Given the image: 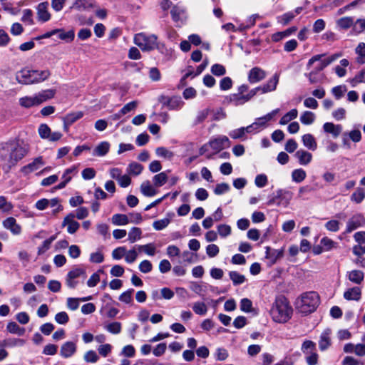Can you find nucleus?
Wrapping results in <instances>:
<instances>
[{"instance_id": "58", "label": "nucleus", "mask_w": 365, "mask_h": 365, "mask_svg": "<svg viewBox=\"0 0 365 365\" xmlns=\"http://www.w3.org/2000/svg\"><path fill=\"white\" fill-rule=\"evenodd\" d=\"M306 361L308 365H316L318 363V354L317 353L314 351L309 352V354H306Z\"/></svg>"}, {"instance_id": "25", "label": "nucleus", "mask_w": 365, "mask_h": 365, "mask_svg": "<svg viewBox=\"0 0 365 365\" xmlns=\"http://www.w3.org/2000/svg\"><path fill=\"white\" fill-rule=\"evenodd\" d=\"M323 128L325 132L331 133L335 138L338 137L342 130L341 125H334L332 123H325Z\"/></svg>"}, {"instance_id": "62", "label": "nucleus", "mask_w": 365, "mask_h": 365, "mask_svg": "<svg viewBox=\"0 0 365 365\" xmlns=\"http://www.w3.org/2000/svg\"><path fill=\"white\" fill-rule=\"evenodd\" d=\"M211 72L215 76H220L225 73L226 70L222 65L216 63L212 66Z\"/></svg>"}, {"instance_id": "32", "label": "nucleus", "mask_w": 365, "mask_h": 365, "mask_svg": "<svg viewBox=\"0 0 365 365\" xmlns=\"http://www.w3.org/2000/svg\"><path fill=\"white\" fill-rule=\"evenodd\" d=\"M112 223L115 225H125L130 222V220L126 215L124 214H115L112 217Z\"/></svg>"}, {"instance_id": "41", "label": "nucleus", "mask_w": 365, "mask_h": 365, "mask_svg": "<svg viewBox=\"0 0 365 365\" xmlns=\"http://www.w3.org/2000/svg\"><path fill=\"white\" fill-rule=\"evenodd\" d=\"M155 153L158 157L170 160L174 156V153L165 147H158L155 149Z\"/></svg>"}, {"instance_id": "27", "label": "nucleus", "mask_w": 365, "mask_h": 365, "mask_svg": "<svg viewBox=\"0 0 365 365\" xmlns=\"http://www.w3.org/2000/svg\"><path fill=\"white\" fill-rule=\"evenodd\" d=\"M19 104L24 108H31L32 106H38V102L36 95L34 96H24L19 99Z\"/></svg>"}, {"instance_id": "31", "label": "nucleus", "mask_w": 365, "mask_h": 365, "mask_svg": "<svg viewBox=\"0 0 365 365\" xmlns=\"http://www.w3.org/2000/svg\"><path fill=\"white\" fill-rule=\"evenodd\" d=\"M365 198V190L364 188L357 187L351 195V200L356 204L361 203Z\"/></svg>"}, {"instance_id": "50", "label": "nucleus", "mask_w": 365, "mask_h": 365, "mask_svg": "<svg viewBox=\"0 0 365 365\" xmlns=\"http://www.w3.org/2000/svg\"><path fill=\"white\" fill-rule=\"evenodd\" d=\"M56 235L51 236L47 240L43 242L41 247L38 248V254L41 255L44 253L50 248L51 244L56 239Z\"/></svg>"}, {"instance_id": "44", "label": "nucleus", "mask_w": 365, "mask_h": 365, "mask_svg": "<svg viewBox=\"0 0 365 365\" xmlns=\"http://www.w3.org/2000/svg\"><path fill=\"white\" fill-rule=\"evenodd\" d=\"M6 329L10 333L16 334L19 336H21L24 334V329L20 327L16 322H14L8 323Z\"/></svg>"}, {"instance_id": "30", "label": "nucleus", "mask_w": 365, "mask_h": 365, "mask_svg": "<svg viewBox=\"0 0 365 365\" xmlns=\"http://www.w3.org/2000/svg\"><path fill=\"white\" fill-rule=\"evenodd\" d=\"M140 191L145 196L147 197L154 196L157 193V191L150 185L149 181H145L141 184Z\"/></svg>"}, {"instance_id": "33", "label": "nucleus", "mask_w": 365, "mask_h": 365, "mask_svg": "<svg viewBox=\"0 0 365 365\" xmlns=\"http://www.w3.org/2000/svg\"><path fill=\"white\" fill-rule=\"evenodd\" d=\"M307 177L305 170L302 168L294 169L292 172V179L297 183L302 182Z\"/></svg>"}, {"instance_id": "60", "label": "nucleus", "mask_w": 365, "mask_h": 365, "mask_svg": "<svg viewBox=\"0 0 365 365\" xmlns=\"http://www.w3.org/2000/svg\"><path fill=\"white\" fill-rule=\"evenodd\" d=\"M153 269V265L149 260L145 259L139 264V269L143 273H149Z\"/></svg>"}, {"instance_id": "17", "label": "nucleus", "mask_w": 365, "mask_h": 365, "mask_svg": "<svg viewBox=\"0 0 365 365\" xmlns=\"http://www.w3.org/2000/svg\"><path fill=\"white\" fill-rule=\"evenodd\" d=\"M76 351V345L72 341H66L64 343L60 350V354L63 358H69L72 356Z\"/></svg>"}, {"instance_id": "55", "label": "nucleus", "mask_w": 365, "mask_h": 365, "mask_svg": "<svg viewBox=\"0 0 365 365\" xmlns=\"http://www.w3.org/2000/svg\"><path fill=\"white\" fill-rule=\"evenodd\" d=\"M229 135L232 139H243V138H245V133L244 131V127L231 130L229 133Z\"/></svg>"}, {"instance_id": "13", "label": "nucleus", "mask_w": 365, "mask_h": 365, "mask_svg": "<svg viewBox=\"0 0 365 365\" xmlns=\"http://www.w3.org/2000/svg\"><path fill=\"white\" fill-rule=\"evenodd\" d=\"M266 77V72L259 67L252 68L248 73V81L250 83H256Z\"/></svg>"}, {"instance_id": "42", "label": "nucleus", "mask_w": 365, "mask_h": 365, "mask_svg": "<svg viewBox=\"0 0 365 365\" xmlns=\"http://www.w3.org/2000/svg\"><path fill=\"white\" fill-rule=\"evenodd\" d=\"M356 53L358 54L357 62L363 64L365 63V43H360L356 48Z\"/></svg>"}, {"instance_id": "14", "label": "nucleus", "mask_w": 365, "mask_h": 365, "mask_svg": "<svg viewBox=\"0 0 365 365\" xmlns=\"http://www.w3.org/2000/svg\"><path fill=\"white\" fill-rule=\"evenodd\" d=\"M279 79V74L275 73L272 78H270L266 84L262 86L257 87L259 91H261L262 93L272 92L276 90Z\"/></svg>"}, {"instance_id": "18", "label": "nucleus", "mask_w": 365, "mask_h": 365, "mask_svg": "<svg viewBox=\"0 0 365 365\" xmlns=\"http://www.w3.org/2000/svg\"><path fill=\"white\" fill-rule=\"evenodd\" d=\"M3 225L14 235H19L21 232V226L16 223V220L12 217H9L4 220Z\"/></svg>"}, {"instance_id": "29", "label": "nucleus", "mask_w": 365, "mask_h": 365, "mask_svg": "<svg viewBox=\"0 0 365 365\" xmlns=\"http://www.w3.org/2000/svg\"><path fill=\"white\" fill-rule=\"evenodd\" d=\"M55 93L56 92L54 90L48 89V90L42 91L41 92L36 94L38 104H41L43 102H45L47 100L53 98Z\"/></svg>"}, {"instance_id": "49", "label": "nucleus", "mask_w": 365, "mask_h": 365, "mask_svg": "<svg viewBox=\"0 0 365 365\" xmlns=\"http://www.w3.org/2000/svg\"><path fill=\"white\" fill-rule=\"evenodd\" d=\"M21 20L27 25H33L34 24L33 11L29 9L23 10V16Z\"/></svg>"}, {"instance_id": "48", "label": "nucleus", "mask_w": 365, "mask_h": 365, "mask_svg": "<svg viewBox=\"0 0 365 365\" xmlns=\"http://www.w3.org/2000/svg\"><path fill=\"white\" fill-rule=\"evenodd\" d=\"M142 231L139 227H133L128 233V240L134 243L141 237Z\"/></svg>"}, {"instance_id": "22", "label": "nucleus", "mask_w": 365, "mask_h": 365, "mask_svg": "<svg viewBox=\"0 0 365 365\" xmlns=\"http://www.w3.org/2000/svg\"><path fill=\"white\" fill-rule=\"evenodd\" d=\"M294 156L298 159L299 163L302 165H308L312 160V153L302 149L298 150L295 153Z\"/></svg>"}, {"instance_id": "20", "label": "nucleus", "mask_w": 365, "mask_h": 365, "mask_svg": "<svg viewBox=\"0 0 365 365\" xmlns=\"http://www.w3.org/2000/svg\"><path fill=\"white\" fill-rule=\"evenodd\" d=\"M331 331L330 329H326L321 334L319 341V347L322 351L327 349L331 345Z\"/></svg>"}, {"instance_id": "4", "label": "nucleus", "mask_w": 365, "mask_h": 365, "mask_svg": "<svg viewBox=\"0 0 365 365\" xmlns=\"http://www.w3.org/2000/svg\"><path fill=\"white\" fill-rule=\"evenodd\" d=\"M134 43L143 51H150L158 48V37L154 34L146 35L139 33L134 36Z\"/></svg>"}, {"instance_id": "59", "label": "nucleus", "mask_w": 365, "mask_h": 365, "mask_svg": "<svg viewBox=\"0 0 365 365\" xmlns=\"http://www.w3.org/2000/svg\"><path fill=\"white\" fill-rule=\"evenodd\" d=\"M321 245L324 247L326 251H329L334 247H336V242H334L332 240L328 237H323L321 240Z\"/></svg>"}, {"instance_id": "12", "label": "nucleus", "mask_w": 365, "mask_h": 365, "mask_svg": "<svg viewBox=\"0 0 365 365\" xmlns=\"http://www.w3.org/2000/svg\"><path fill=\"white\" fill-rule=\"evenodd\" d=\"M74 217L75 215L71 213L68 215L62 222V227L66 226L67 232L69 234H74L80 227V224L73 220Z\"/></svg>"}, {"instance_id": "52", "label": "nucleus", "mask_w": 365, "mask_h": 365, "mask_svg": "<svg viewBox=\"0 0 365 365\" xmlns=\"http://www.w3.org/2000/svg\"><path fill=\"white\" fill-rule=\"evenodd\" d=\"M316 349V344L312 341L307 340L304 341L302 346V351L305 354H309V352L314 351Z\"/></svg>"}, {"instance_id": "11", "label": "nucleus", "mask_w": 365, "mask_h": 365, "mask_svg": "<svg viewBox=\"0 0 365 365\" xmlns=\"http://www.w3.org/2000/svg\"><path fill=\"white\" fill-rule=\"evenodd\" d=\"M284 255V250H274L269 247H266V255L265 257L269 260V265L272 266L277 262V261L281 259Z\"/></svg>"}, {"instance_id": "37", "label": "nucleus", "mask_w": 365, "mask_h": 365, "mask_svg": "<svg viewBox=\"0 0 365 365\" xmlns=\"http://www.w3.org/2000/svg\"><path fill=\"white\" fill-rule=\"evenodd\" d=\"M230 279L232 281L234 285H239L245 282V277L236 271H231L229 272Z\"/></svg>"}, {"instance_id": "51", "label": "nucleus", "mask_w": 365, "mask_h": 365, "mask_svg": "<svg viewBox=\"0 0 365 365\" xmlns=\"http://www.w3.org/2000/svg\"><path fill=\"white\" fill-rule=\"evenodd\" d=\"M38 132L41 138L48 139L51 135V130L46 124H41L38 128Z\"/></svg>"}, {"instance_id": "47", "label": "nucleus", "mask_w": 365, "mask_h": 365, "mask_svg": "<svg viewBox=\"0 0 365 365\" xmlns=\"http://www.w3.org/2000/svg\"><path fill=\"white\" fill-rule=\"evenodd\" d=\"M137 246H135L132 250H127L126 254L125 255V261L127 263L131 264L134 262L138 257V252H137Z\"/></svg>"}, {"instance_id": "36", "label": "nucleus", "mask_w": 365, "mask_h": 365, "mask_svg": "<svg viewBox=\"0 0 365 365\" xmlns=\"http://www.w3.org/2000/svg\"><path fill=\"white\" fill-rule=\"evenodd\" d=\"M337 26L342 29H348L354 25V19L352 17L346 16L337 20Z\"/></svg>"}, {"instance_id": "63", "label": "nucleus", "mask_w": 365, "mask_h": 365, "mask_svg": "<svg viewBox=\"0 0 365 365\" xmlns=\"http://www.w3.org/2000/svg\"><path fill=\"white\" fill-rule=\"evenodd\" d=\"M339 225L340 223L338 220H331L328 221L324 226L329 231L337 232L339 230Z\"/></svg>"}, {"instance_id": "28", "label": "nucleus", "mask_w": 365, "mask_h": 365, "mask_svg": "<svg viewBox=\"0 0 365 365\" xmlns=\"http://www.w3.org/2000/svg\"><path fill=\"white\" fill-rule=\"evenodd\" d=\"M304 145L311 150H315L317 148V143L315 138L311 134H305L302 136Z\"/></svg>"}, {"instance_id": "35", "label": "nucleus", "mask_w": 365, "mask_h": 365, "mask_svg": "<svg viewBox=\"0 0 365 365\" xmlns=\"http://www.w3.org/2000/svg\"><path fill=\"white\" fill-rule=\"evenodd\" d=\"M137 250L138 252H143L149 256H153L156 252V247L153 243L144 245H137Z\"/></svg>"}, {"instance_id": "45", "label": "nucleus", "mask_w": 365, "mask_h": 365, "mask_svg": "<svg viewBox=\"0 0 365 365\" xmlns=\"http://www.w3.org/2000/svg\"><path fill=\"white\" fill-rule=\"evenodd\" d=\"M143 170V167L142 165H140L138 163L133 162V163H131L128 165L127 172L130 175H138L141 173Z\"/></svg>"}, {"instance_id": "34", "label": "nucleus", "mask_w": 365, "mask_h": 365, "mask_svg": "<svg viewBox=\"0 0 365 365\" xmlns=\"http://www.w3.org/2000/svg\"><path fill=\"white\" fill-rule=\"evenodd\" d=\"M168 179L166 172H162L153 176V182L155 187H161L166 183Z\"/></svg>"}, {"instance_id": "40", "label": "nucleus", "mask_w": 365, "mask_h": 365, "mask_svg": "<svg viewBox=\"0 0 365 365\" xmlns=\"http://www.w3.org/2000/svg\"><path fill=\"white\" fill-rule=\"evenodd\" d=\"M83 113L81 111L67 114L64 118V124L71 125L77 120L81 118Z\"/></svg>"}, {"instance_id": "16", "label": "nucleus", "mask_w": 365, "mask_h": 365, "mask_svg": "<svg viewBox=\"0 0 365 365\" xmlns=\"http://www.w3.org/2000/svg\"><path fill=\"white\" fill-rule=\"evenodd\" d=\"M32 70L23 68L16 74V80L19 83L26 85L32 84Z\"/></svg>"}, {"instance_id": "43", "label": "nucleus", "mask_w": 365, "mask_h": 365, "mask_svg": "<svg viewBox=\"0 0 365 365\" xmlns=\"http://www.w3.org/2000/svg\"><path fill=\"white\" fill-rule=\"evenodd\" d=\"M315 120V115L311 111H304L300 116V121L304 125H310Z\"/></svg>"}, {"instance_id": "61", "label": "nucleus", "mask_w": 365, "mask_h": 365, "mask_svg": "<svg viewBox=\"0 0 365 365\" xmlns=\"http://www.w3.org/2000/svg\"><path fill=\"white\" fill-rule=\"evenodd\" d=\"M106 329L113 334H119L121 331V324L120 322H115L109 324L106 327Z\"/></svg>"}, {"instance_id": "64", "label": "nucleus", "mask_w": 365, "mask_h": 365, "mask_svg": "<svg viewBox=\"0 0 365 365\" xmlns=\"http://www.w3.org/2000/svg\"><path fill=\"white\" fill-rule=\"evenodd\" d=\"M353 86L360 83H365V69L361 70L355 77L351 80Z\"/></svg>"}, {"instance_id": "23", "label": "nucleus", "mask_w": 365, "mask_h": 365, "mask_svg": "<svg viewBox=\"0 0 365 365\" xmlns=\"http://www.w3.org/2000/svg\"><path fill=\"white\" fill-rule=\"evenodd\" d=\"M361 291L359 287H354L347 289L344 293V297L346 300H355L359 301L361 299Z\"/></svg>"}, {"instance_id": "46", "label": "nucleus", "mask_w": 365, "mask_h": 365, "mask_svg": "<svg viewBox=\"0 0 365 365\" xmlns=\"http://www.w3.org/2000/svg\"><path fill=\"white\" fill-rule=\"evenodd\" d=\"M192 309L196 314L205 315L207 312V307L204 302H197L193 304Z\"/></svg>"}, {"instance_id": "38", "label": "nucleus", "mask_w": 365, "mask_h": 365, "mask_svg": "<svg viewBox=\"0 0 365 365\" xmlns=\"http://www.w3.org/2000/svg\"><path fill=\"white\" fill-rule=\"evenodd\" d=\"M298 111L297 109L294 108L289 110L288 113H287L284 115H283L280 120L279 123L281 125H286L289 121H291L293 119H295L297 117Z\"/></svg>"}, {"instance_id": "39", "label": "nucleus", "mask_w": 365, "mask_h": 365, "mask_svg": "<svg viewBox=\"0 0 365 365\" xmlns=\"http://www.w3.org/2000/svg\"><path fill=\"white\" fill-rule=\"evenodd\" d=\"M26 341L23 339L11 338L4 341L2 346L8 347L23 346Z\"/></svg>"}, {"instance_id": "26", "label": "nucleus", "mask_w": 365, "mask_h": 365, "mask_svg": "<svg viewBox=\"0 0 365 365\" xmlns=\"http://www.w3.org/2000/svg\"><path fill=\"white\" fill-rule=\"evenodd\" d=\"M347 277L351 282L359 284L364 280V275L362 271L355 269L347 273Z\"/></svg>"}, {"instance_id": "1", "label": "nucleus", "mask_w": 365, "mask_h": 365, "mask_svg": "<svg viewBox=\"0 0 365 365\" xmlns=\"http://www.w3.org/2000/svg\"><path fill=\"white\" fill-rule=\"evenodd\" d=\"M29 145L22 140H12L0 146V165L9 173L29 152Z\"/></svg>"}, {"instance_id": "53", "label": "nucleus", "mask_w": 365, "mask_h": 365, "mask_svg": "<svg viewBox=\"0 0 365 365\" xmlns=\"http://www.w3.org/2000/svg\"><path fill=\"white\" fill-rule=\"evenodd\" d=\"M83 359L88 363H96L98 361L99 357L96 351L90 350L85 353Z\"/></svg>"}, {"instance_id": "8", "label": "nucleus", "mask_w": 365, "mask_h": 365, "mask_svg": "<svg viewBox=\"0 0 365 365\" xmlns=\"http://www.w3.org/2000/svg\"><path fill=\"white\" fill-rule=\"evenodd\" d=\"M85 269L82 268L76 267L73 269L67 274L66 279V285L71 289H74L78 284V282L76 279L81 276L85 277Z\"/></svg>"}, {"instance_id": "3", "label": "nucleus", "mask_w": 365, "mask_h": 365, "mask_svg": "<svg viewBox=\"0 0 365 365\" xmlns=\"http://www.w3.org/2000/svg\"><path fill=\"white\" fill-rule=\"evenodd\" d=\"M319 304V296L315 292L302 294L297 299L296 307L301 313L307 314L315 311Z\"/></svg>"}, {"instance_id": "56", "label": "nucleus", "mask_w": 365, "mask_h": 365, "mask_svg": "<svg viewBox=\"0 0 365 365\" xmlns=\"http://www.w3.org/2000/svg\"><path fill=\"white\" fill-rule=\"evenodd\" d=\"M69 320V317L66 312H61L56 314L55 321L59 324H66Z\"/></svg>"}, {"instance_id": "7", "label": "nucleus", "mask_w": 365, "mask_h": 365, "mask_svg": "<svg viewBox=\"0 0 365 365\" xmlns=\"http://www.w3.org/2000/svg\"><path fill=\"white\" fill-rule=\"evenodd\" d=\"M365 225V217L362 214H356L350 217L346 222V233H351L359 227Z\"/></svg>"}, {"instance_id": "5", "label": "nucleus", "mask_w": 365, "mask_h": 365, "mask_svg": "<svg viewBox=\"0 0 365 365\" xmlns=\"http://www.w3.org/2000/svg\"><path fill=\"white\" fill-rule=\"evenodd\" d=\"M341 56V53H335L327 58H323V57L325 56V54L315 55L309 60L307 68H310L315 63H317V64L314 68V71L317 73L319 72L328 65L338 59Z\"/></svg>"}, {"instance_id": "57", "label": "nucleus", "mask_w": 365, "mask_h": 365, "mask_svg": "<svg viewBox=\"0 0 365 365\" xmlns=\"http://www.w3.org/2000/svg\"><path fill=\"white\" fill-rule=\"evenodd\" d=\"M126 254V248L125 247H119L112 252V257L114 259H120L123 257H125Z\"/></svg>"}, {"instance_id": "15", "label": "nucleus", "mask_w": 365, "mask_h": 365, "mask_svg": "<svg viewBox=\"0 0 365 365\" xmlns=\"http://www.w3.org/2000/svg\"><path fill=\"white\" fill-rule=\"evenodd\" d=\"M48 3L42 2L37 6V16L39 21L46 22L51 18V14L48 11Z\"/></svg>"}, {"instance_id": "6", "label": "nucleus", "mask_w": 365, "mask_h": 365, "mask_svg": "<svg viewBox=\"0 0 365 365\" xmlns=\"http://www.w3.org/2000/svg\"><path fill=\"white\" fill-rule=\"evenodd\" d=\"M258 91L259 88H254L250 90L246 95L240 93H233L230 96V101L235 106L243 105L255 96Z\"/></svg>"}, {"instance_id": "2", "label": "nucleus", "mask_w": 365, "mask_h": 365, "mask_svg": "<svg viewBox=\"0 0 365 365\" xmlns=\"http://www.w3.org/2000/svg\"><path fill=\"white\" fill-rule=\"evenodd\" d=\"M292 314V309L287 299L283 297H278L271 309L273 320L279 323H285L291 318Z\"/></svg>"}, {"instance_id": "21", "label": "nucleus", "mask_w": 365, "mask_h": 365, "mask_svg": "<svg viewBox=\"0 0 365 365\" xmlns=\"http://www.w3.org/2000/svg\"><path fill=\"white\" fill-rule=\"evenodd\" d=\"M96 7L94 0H76L71 8L78 11L88 10Z\"/></svg>"}, {"instance_id": "24", "label": "nucleus", "mask_w": 365, "mask_h": 365, "mask_svg": "<svg viewBox=\"0 0 365 365\" xmlns=\"http://www.w3.org/2000/svg\"><path fill=\"white\" fill-rule=\"evenodd\" d=\"M110 149V143L107 141L100 143L93 150V155L95 156H104Z\"/></svg>"}, {"instance_id": "9", "label": "nucleus", "mask_w": 365, "mask_h": 365, "mask_svg": "<svg viewBox=\"0 0 365 365\" xmlns=\"http://www.w3.org/2000/svg\"><path fill=\"white\" fill-rule=\"evenodd\" d=\"M44 165L42 157L36 158L31 163L26 165L23 166L21 168V172L24 175H28L30 173L38 170L41 166Z\"/></svg>"}, {"instance_id": "10", "label": "nucleus", "mask_w": 365, "mask_h": 365, "mask_svg": "<svg viewBox=\"0 0 365 365\" xmlns=\"http://www.w3.org/2000/svg\"><path fill=\"white\" fill-rule=\"evenodd\" d=\"M209 145L214 150H220L225 148L230 147V142L227 136L221 135L218 138L211 140L209 142Z\"/></svg>"}, {"instance_id": "54", "label": "nucleus", "mask_w": 365, "mask_h": 365, "mask_svg": "<svg viewBox=\"0 0 365 365\" xmlns=\"http://www.w3.org/2000/svg\"><path fill=\"white\" fill-rule=\"evenodd\" d=\"M170 223V220L168 218H164L159 220H156L153 222V228L156 230H162L165 228Z\"/></svg>"}, {"instance_id": "19", "label": "nucleus", "mask_w": 365, "mask_h": 365, "mask_svg": "<svg viewBox=\"0 0 365 365\" xmlns=\"http://www.w3.org/2000/svg\"><path fill=\"white\" fill-rule=\"evenodd\" d=\"M32 84L38 83L43 82L48 78L51 76V72L49 70H32Z\"/></svg>"}]
</instances>
